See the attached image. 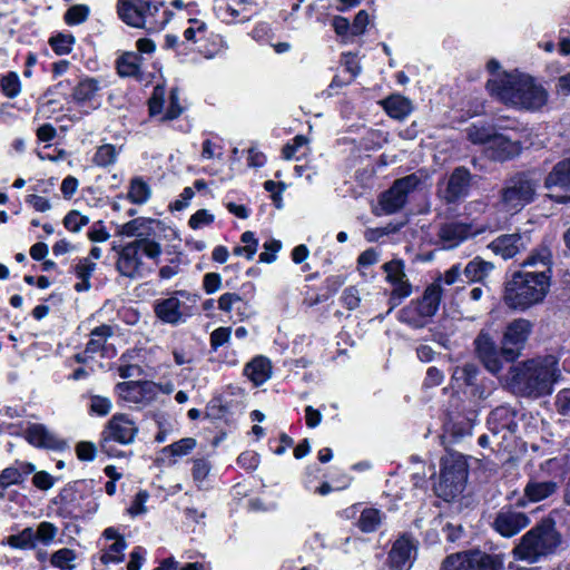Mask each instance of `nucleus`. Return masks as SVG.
<instances>
[{
	"mask_svg": "<svg viewBox=\"0 0 570 570\" xmlns=\"http://www.w3.org/2000/svg\"><path fill=\"white\" fill-rule=\"evenodd\" d=\"M531 324L525 320H515L510 323L504 332L501 352L497 350L495 343L485 332H481L475 341V351L485 368L498 374L502 370L501 356L507 362L514 361L520 355L529 334Z\"/></svg>",
	"mask_w": 570,
	"mask_h": 570,
	"instance_id": "nucleus-3",
	"label": "nucleus"
},
{
	"mask_svg": "<svg viewBox=\"0 0 570 570\" xmlns=\"http://www.w3.org/2000/svg\"><path fill=\"white\" fill-rule=\"evenodd\" d=\"M503 558L500 554H491L481 550L449 556L443 561L442 570H501Z\"/></svg>",
	"mask_w": 570,
	"mask_h": 570,
	"instance_id": "nucleus-10",
	"label": "nucleus"
},
{
	"mask_svg": "<svg viewBox=\"0 0 570 570\" xmlns=\"http://www.w3.org/2000/svg\"><path fill=\"white\" fill-rule=\"evenodd\" d=\"M550 287V275L543 272L519 271L505 284L504 302L514 309L524 311L541 303Z\"/></svg>",
	"mask_w": 570,
	"mask_h": 570,
	"instance_id": "nucleus-5",
	"label": "nucleus"
},
{
	"mask_svg": "<svg viewBox=\"0 0 570 570\" xmlns=\"http://www.w3.org/2000/svg\"><path fill=\"white\" fill-rule=\"evenodd\" d=\"M244 375L254 385H262L272 376V364L268 358L256 356L245 365Z\"/></svg>",
	"mask_w": 570,
	"mask_h": 570,
	"instance_id": "nucleus-31",
	"label": "nucleus"
},
{
	"mask_svg": "<svg viewBox=\"0 0 570 570\" xmlns=\"http://www.w3.org/2000/svg\"><path fill=\"white\" fill-rule=\"evenodd\" d=\"M422 180L417 174H411L396 179L392 187L384 191L379 200L382 214L391 215L399 212L405 205L409 194L416 190Z\"/></svg>",
	"mask_w": 570,
	"mask_h": 570,
	"instance_id": "nucleus-12",
	"label": "nucleus"
},
{
	"mask_svg": "<svg viewBox=\"0 0 570 570\" xmlns=\"http://www.w3.org/2000/svg\"><path fill=\"white\" fill-rule=\"evenodd\" d=\"M89 222V217L80 214L78 210L69 212L63 218L65 227L71 233L80 232Z\"/></svg>",
	"mask_w": 570,
	"mask_h": 570,
	"instance_id": "nucleus-56",
	"label": "nucleus"
},
{
	"mask_svg": "<svg viewBox=\"0 0 570 570\" xmlns=\"http://www.w3.org/2000/svg\"><path fill=\"white\" fill-rule=\"evenodd\" d=\"M150 197L148 185L140 178L132 179L128 191V198L135 204H144Z\"/></svg>",
	"mask_w": 570,
	"mask_h": 570,
	"instance_id": "nucleus-49",
	"label": "nucleus"
},
{
	"mask_svg": "<svg viewBox=\"0 0 570 570\" xmlns=\"http://www.w3.org/2000/svg\"><path fill=\"white\" fill-rule=\"evenodd\" d=\"M142 58L135 52H125L117 59V71L121 77H139Z\"/></svg>",
	"mask_w": 570,
	"mask_h": 570,
	"instance_id": "nucleus-35",
	"label": "nucleus"
},
{
	"mask_svg": "<svg viewBox=\"0 0 570 570\" xmlns=\"http://www.w3.org/2000/svg\"><path fill=\"white\" fill-rule=\"evenodd\" d=\"M442 287L440 283H433L426 287L421 299L417 302L425 308V312L433 316L440 305Z\"/></svg>",
	"mask_w": 570,
	"mask_h": 570,
	"instance_id": "nucleus-40",
	"label": "nucleus"
},
{
	"mask_svg": "<svg viewBox=\"0 0 570 570\" xmlns=\"http://www.w3.org/2000/svg\"><path fill=\"white\" fill-rule=\"evenodd\" d=\"M148 105L150 116H158L160 121L176 119L184 110V107L180 105L178 90L176 88L171 89L167 98L165 87L159 85L154 88Z\"/></svg>",
	"mask_w": 570,
	"mask_h": 570,
	"instance_id": "nucleus-16",
	"label": "nucleus"
},
{
	"mask_svg": "<svg viewBox=\"0 0 570 570\" xmlns=\"http://www.w3.org/2000/svg\"><path fill=\"white\" fill-rule=\"evenodd\" d=\"M382 521L381 512L376 509H364L358 520V527L363 532H373Z\"/></svg>",
	"mask_w": 570,
	"mask_h": 570,
	"instance_id": "nucleus-48",
	"label": "nucleus"
},
{
	"mask_svg": "<svg viewBox=\"0 0 570 570\" xmlns=\"http://www.w3.org/2000/svg\"><path fill=\"white\" fill-rule=\"evenodd\" d=\"M431 318V314L425 312V308L417 301L411 302L399 313L400 322L407 324L413 328L424 327Z\"/></svg>",
	"mask_w": 570,
	"mask_h": 570,
	"instance_id": "nucleus-32",
	"label": "nucleus"
},
{
	"mask_svg": "<svg viewBox=\"0 0 570 570\" xmlns=\"http://www.w3.org/2000/svg\"><path fill=\"white\" fill-rule=\"evenodd\" d=\"M96 263L91 262L89 257L78 259L73 267L75 275L78 279L73 286L77 292L81 293L90 289V277L96 271Z\"/></svg>",
	"mask_w": 570,
	"mask_h": 570,
	"instance_id": "nucleus-34",
	"label": "nucleus"
},
{
	"mask_svg": "<svg viewBox=\"0 0 570 570\" xmlns=\"http://www.w3.org/2000/svg\"><path fill=\"white\" fill-rule=\"evenodd\" d=\"M523 141L517 130L509 134L497 132L490 140L488 148L490 156L497 160H507L518 156L522 149Z\"/></svg>",
	"mask_w": 570,
	"mask_h": 570,
	"instance_id": "nucleus-19",
	"label": "nucleus"
},
{
	"mask_svg": "<svg viewBox=\"0 0 570 570\" xmlns=\"http://www.w3.org/2000/svg\"><path fill=\"white\" fill-rule=\"evenodd\" d=\"M559 483L554 480H542L531 476L524 487L523 495L532 503L541 502L558 492Z\"/></svg>",
	"mask_w": 570,
	"mask_h": 570,
	"instance_id": "nucleus-26",
	"label": "nucleus"
},
{
	"mask_svg": "<svg viewBox=\"0 0 570 570\" xmlns=\"http://www.w3.org/2000/svg\"><path fill=\"white\" fill-rule=\"evenodd\" d=\"M90 410L97 415L105 416L111 410V402L107 397L94 395L90 399Z\"/></svg>",
	"mask_w": 570,
	"mask_h": 570,
	"instance_id": "nucleus-60",
	"label": "nucleus"
},
{
	"mask_svg": "<svg viewBox=\"0 0 570 570\" xmlns=\"http://www.w3.org/2000/svg\"><path fill=\"white\" fill-rule=\"evenodd\" d=\"M416 554L413 539L406 534L396 539L389 553V563L392 570H410Z\"/></svg>",
	"mask_w": 570,
	"mask_h": 570,
	"instance_id": "nucleus-20",
	"label": "nucleus"
},
{
	"mask_svg": "<svg viewBox=\"0 0 570 570\" xmlns=\"http://www.w3.org/2000/svg\"><path fill=\"white\" fill-rule=\"evenodd\" d=\"M117 13L122 22L148 32L161 30L170 19L167 11L161 12V3L149 0H118Z\"/></svg>",
	"mask_w": 570,
	"mask_h": 570,
	"instance_id": "nucleus-7",
	"label": "nucleus"
},
{
	"mask_svg": "<svg viewBox=\"0 0 570 570\" xmlns=\"http://www.w3.org/2000/svg\"><path fill=\"white\" fill-rule=\"evenodd\" d=\"M188 302L195 303L196 301L189 293L177 291L173 296L158 301L155 305V313L165 323H183L193 314V306L188 305Z\"/></svg>",
	"mask_w": 570,
	"mask_h": 570,
	"instance_id": "nucleus-13",
	"label": "nucleus"
},
{
	"mask_svg": "<svg viewBox=\"0 0 570 570\" xmlns=\"http://www.w3.org/2000/svg\"><path fill=\"white\" fill-rule=\"evenodd\" d=\"M551 252L548 247L542 246L533 250L529 257L522 263V267H533L532 272H543L550 275L551 272Z\"/></svg>",
	"mask_w": 570,
	"mask_h": 570,
	"instance_id": "nucleus-36",
	"label": "nucleus"
},
{
	"mask_svg": "<svg viewBox=\"0 0 570 570\" xmlns=\"http://www.w3.org/2000/svg\"><path fill=\"white\" fill-rule=\"evenodd\" d=\"M530 523L528 515L510 508L502 509L497 514L493 527L502 537H513Z\"/></svg>",
	"mask_w": 570,
	"mask_h": 570,
	"instance_id": "nucleus-21",
	"label": "nucleus"
},
{
	"mask_svg": "<svg viewBox=\"0 0 570 570\" xmlns=\"http://www.w3.org/2000/svg\"><path fill=\"white\" fill-rule=\"evenodd\" d=\"M560 375L558 360L548 355L511 366L508 383L515 393L537 397L550 394Z\"/></svg>",
	"mask_w": 570,
	"mask_h": 570,
	"instance_id": "nucleus-2",
	"label": "nucleus"
},
{
	"mask_svg": "<svg viewBox=\"0 0 570 570\" xmlns=\"http://www.w3.org/2000/svg\"><path fill=\"white\" fill-rule=\"evenodd\" d=\"M137 432L136 423L128 415L115 414L102 432L100 443L102 451L109 454L112 441L120 444L132 443Z\"/></svg>",
	"mask_w": 570,
	"mask_h": 570,
	"instance_id": "nucleus-14",
	"label": "nucleus"
},
{
	"mask_svg": "<svg viewBox=\"0 0 570 570\" xmlns=\"http://www.w3.org/2000/svg\"><path fill=\"white\" fill-rule=\"evenodd\" d=\"M386 114L395 119H404L412 111V102L401 95H392L381 101Z\"/></svg>",
	"mask_w": 570,
	"mask_h": 570,
	"instance_id": "nucleus-33",
	"label": "nucleus"
},
{
	"mask_svg": "<svg viewBox=\"0 0 570 570\" xmlns=\"http://www.w3.org/2000/svg\"><path fill=\"white\" fill-rule=\"evenodd\" d=\"M370 14L365 10H360L352 23V35L360 36L363 35L370 23Z\"/></svg>",
	"mask_w": 570,
	"mask_h": 570,
	"instance_id": "nucleus-62",
	"label": "nucleus"
},
{
	"mask_svg": "<svg viewBox=\"0 0 570 570\" xmlns=\"http://www.w3.org/2000/svg\"><path fill=\"white\" fill-rule=\"evenodd\" d=\"M121 147L117 148L112 144H104L99 146L92 156V164L97 167H108L116 164Z\"/></svg>",
	"mask_w": 570,
	"mask_h": 570,
	"instance_id": "nucleus-39",
	"label": "nucleus"
},
{
	"mask_svg": "<svg viewBox=\"0 0 570 570\" xmlns=\"http://www.w3.org/2000/svg\"><path fill=\"white\" fill-rule=\"evenodd\" d=\"M127 547L124 535L115 528H107L102 532L98 558L104 566L120 563L125 559Z\"/></svg>",
	"mask_w": 570,
	"mask_h": 570,
	"instance_id": "nucleus-18",
	"label": "nucleus"
},
{
	"mask_svg": "<svg viewBox=\"0 0 570 570\" xmlns=\"http://www.w3.org/2000/svg\"><path fill=\"white\" fill-rule=\"evenodd\" d=\"M214 219L215 216L207 209H199L190 216L188 224L190 228L199 229L210 225L214 222Z\"/></svg>",
	"mask_w": 570,
	"mask_h": 570,
	"instance_id": "nucleus-59",
	"label": "nucleus"
},
{
	"mask_svg": "<svg viewBox=\"0 0 570 570\" xmlns=\"http://www.w3.org/2000/svg\"><path fill=\"white\" fill-rule=\"evenodd\" d=\"M188 22L190 26L185 29L184 39L187 46L190 47V45L197 43L205 38L207 24L206 22L194 18L188 19Z\"/></svg>",
	"mask_w": 570,
	"mask_h": 570,
	"instance_id": "nucleus-47",
	"label": "nucleus"
},
{
	"mask_svg": "<svg viewBox=\"0 0 570 570\" xmlns=\"http://www.w3.org/2000/svg\"><path fill=\"white\" fill-rule=\"evenodd\" d=\"M24 439L31 445L47 450H61L65 442L46 425L33 423L24 430Z\"/></svg>",
	"mask_w": 570,
	"mask_h": 570,
	"instance_id": "nucleus-22",
	"label": "nucleus"
},
{
	"mask_svg": "<svg viewBox=\"0 0 570 570\" xmlns=\"http://www.w3.org/2000/svg\"><path fill=\"white\" fill-rule=\"evenodd\" d=\"M76 453L81 461H92L96 456V445L92 442L81 441L76 445Z\"/></svg>",
	"mask_w": 570,
	"mask_h": 570,
	"instance_id": "nucleus-63",
	"label": "nucleus"
},
{
	"mask_svg": "<svg viewBox=\"0 0 570 570\" xmlns=\"http://www.w3.org/2000/svg\"><path fill=\"white\" fill-rule=\"evenodd\" d=\"M58 527L49 521H42L37 525V529H33V535H35V542L41 543L43 546H50L57 534H58Z\"/></svg>",
	"mask_w": 570,
	"mask_h": 570,
	"instance_id": "nucleus-45",
	"label": "nucleus"
},
{
	"mask_svg": "<svg viewBox=\"0 0 570 570\" xmlns=\"http://www.w3.org/2000/svg\"><path fill=\"white\" fill-rule=\"evenodd\" d=\"M561 543V535L552 519H544L529 530L513 549L519 560L535 562L540 558L553 553Z\"/></svg>",
	"mask_w": 570,
	"mask_h": 570,
	"instance_id": "nucleus-6",
	"label": "nucleus"
},
{
	"mask_svg": "<svg viewBox=\"0 0 570 570\" xmlns=\"http://www.w3.org/2000/svg\"><path fill=\"white\" fill-rule=\"evenodd\" d=\"M527 244L524 236L510 234L495 238L489 247L497 255H500L504 259H509L515 256L520 250L524 249Z\"/></svg>",
	"mask_w": 570,
	"mask_h": 570,
	"instance_id": "nucleus-29",
	"label": "nucleus"
},
{
	"mask_svg": "<svg viewBox=\"0 0 570 570\" xmlns=\"http://www.w3.org/2000/svg\"><path fill=\"white\" fill-rule=\"evenodd\" d=\"M75 497L72 501L76 507L83 513H95L98 510V497L101 490H95L94 480H80L73 487Z\"/></svg>",
	"mask_w": 570,
	"mask_h": 570,
	"instance_id": "nucleus-23",
	"label": "nucleus"
},
{
	"mask_svg": "<svg viewBox=\"0 0 570 570\" xmlns=\"http://www.w3.org/2000/svg\"><path fill=\"white\" fill-rule=\"evenodd\" d=\"M77 553L69 548H61L50 556V563L60 570H73L76 568Z\"/></svg>",
	"mask_w": 570,
	"mask_h": 570,
	"instance_id": "nucleus-41",
	"label": "nucleus"
},
{
	"mask_svg": "<svg viewBox=\"0 0 570 570\" xmlns=\"http://www.w3.org/2000/svg\"><path fill=\"white\" fill-rule=\"evenodd\" d=\"M546 186H561L570 189V158L559 161L546 178Z\"/></svg>",
	"mask_w": 570,
	"mask_h": 570,
	"instance_id": "nucleus-37",
	"label": "nucleus"
},
{
	"mask_svg": "<svg viewBox=\"0 0 570 570\" xmlns=\"http://www.w3.org/2000/svg\"><path fill=\"white\" fill-rule=\"evenodd\" d=\"M76 42L75 37L71 33L59 32L49 39L51 49L59 56L68 55L72 51Z\"/></svg>",
	"mask_w": 570,
	"mask_h": 570,
	"instance_id": "nucleus-46",
	"label": "nucleus"
},
{
	"mask_svg": "<svg viewBox=\"0 0 570 570\" xmlns=\"http://www.w3.org/2000/svg\"><path fill=\"white\" fill-rule=\"evenodd\" d=\"M493 264L479 257L468 263L464 268L465 277L471 282H482L493 269Z\"/></svg>",
	"mask_w": 570,
	"mask_h": 570,
	"instance_id": "nucleus-38",
	"label": "nucleus"
},
{
	"mask_svg": "<svg viewBox=\"0 0 570 570\" xmlns=\"http://www.w3.org/2000/svg\"><path fill=\"white\" fill-rule=\"evenodd\" d=\"M235 305H243L245 309H247V303L243 301V298L235 293H225L218 299L219 309L230 313Z\"/></svg>",
	"mask_w": 570,
	"mask_h": 570,
	"instance_id": "nucleus-58",
	"label": "nucleus"
},
{
	"mask_svg": "<svg viewBox=\"0 0 570 570\" xmlns=\"http://www.w3.org/2000/svg\"><path fill=\"white\" fill-rule=\"evenodd\" d=\"M196 444L197 442L195 439L184 438L170 445L165 446L163 449V453L169 454L171 456H185L195 449Z\"/></svg>",
	"mask_w": 570,
	"mask_h": 570,
	"instance_id": "nucleus-51",
	"label": "nucleus"
},
{
	"mask_svg": "<svg viewBox=\"0 0 570 570\" xmlns=\"http://www.w3.org/2000/svg\"><path fill=\"white\" fill-rule=\"evenodd\" d=\"M7 543L13 549H20V550H27V549H35L36 542H35V535H33V528L28 527L24 528L22 531H20L17 534H11L7 538Z\"/></svg>",
	"mask_w": 570,
	"mask_h": 570,
	"instance_id": "nucleus-43",
	"label": "nucleus"
},
{
	"mask_svg": "<svg viewBox=\"0 0 570 570\" xmlns=\"http://www.w3.org/2000/svg\"><path fill=\"white\" fill-rule=\"evenodd\" d=\"M1 90L8 98L17 97L21 91V82L16 72H9L1 78Z\"/></svg>",
	"mask_w": 570,
	"mask_h": 570,
	"instance_id": "nucleus-54",
	"label": "nucleus"
},
{
	"mask_svg": "<svg viewBox=\"0 0 570 570\" xmlns=\"http://www.w3.org/2000/svg\"><path fill=\"white\" fill-rule=\"evenodd\" d=\"M111 334L112 330L108 325H100L94 328L90 333V341L87 344L86 352L96 353L100 351Z\"/></svg>",
	"mask_w": 570,
	"mask_h": 570,
	"instance_id": "nucleus-44",
	"label": "nucleus"
},
{
	"mask_svg": "<svg viewBox=\"0 0 570 570\" xmlns=\"http://www.w3.org/2000/svg\"><path fill=\"white\" fill-rule=\"evenodd\" d=\"M282 248L279 240L272 239L264 244V252L259 254V262L271 264L275 262L277 252Z\"/></svg>",
	"mask_w": 570,
	"mask_h": 570,
	"instance_id": "nucleus-61",
	"label": "nucleus"
},
{
	"mask_svg": "<svg viewBox=\"0 0 570 570\" xmlns=\"http://www.w3.org/2000/svg\"><path fill=\"white\" fill-rule=\"evenodd\" d=\"M90 14V8L87 4L71 6L63 16V20L68 26H77L83 23Z\"/></svg>",
	"mask_w": 570,
	"mask_h": 570,
	"instance_id": "nucleus-50",
	"label": "nucleus"
},
{
	"mask_svg": "<svg viewBox=\"0 0 570 570\" xmlns=\"http://www.w3.org/2000/svg\"><path fill=\"white\" fill-rule=\"evenodd\" d=\"M36 466L26 461H16L0 472V500L6 495V491L11 485H19L24 482L28 475L33 473Z\"/></svg>",
	"mask_w": 570,
	"mask_h": 570,
	"instance_id": "nucleus-25",
	"label": "nucleus"
},
{
	"mask_svg": "<svg viewBox=\"0 0 570 570\" xmlns=\"http://www.w3.org/2000/svg\"><path fill=\"white\" fill-rule=\"evenodd\" d=\"M159 385L150 381H129L116 385L121 400L136 405H147L159 394Z\"/></svg>",
	"mask_w": 570,
	"mask_h": 570,
	"instance_id": "nucleus-17",
	"label": "nucleus"
},
{
	"mask_svg": "<svg viewBox=\"0 0 570 570\" xmlns=\"http://www.w3.org/2000/svg\"><path fill=\"white\" fill-rule=\"evenodd\" d=\"M148 223L149 220L141 217L127 222L119 226L118 235L125 237H136V239L149 238L148 234L145 232L146 225Z\"/></svg>",
	"mask_w": 570,
	"mask_h": 570,
	"instance_id": "nucleus-42",
	"label": "nucleus"
},
{
	"mask_svg": "<svg viewBox=\"0 0 570 570\" xmlns=\"http://www.w3.org/2000/svg\"><path fill=\"white\" fill-rule=\"evenodd\" d=\"M540 180L521 174L511 178L502 191V202L508 210L518 212L534 199Z\"/></svg>",
	"mask_w": 570,
	"mask_h": 570,
	"instance_id": "nucleus-11",
	"label": "nucleus"
},
{
	"mask_svg": "<svg viewBox=\"0 0 570 570\" xmlns=\"http://www.w3.org/2000/svg\"><path fill=\"white\" fill-rule=\"evenodd\" d=\"M214 10L216 17L225 23L246 22L252 19L248 10L240 8L236 0H216Z\"/></svg>",
	"mask_w": 570,
	"mask_h": 570,
	"instance_id": "nucleus-30",
	"label": "nucleus"
},
{
	"mask_svg": "<svg viewBox=\"0 0 570 570\" xmlns=\"http://www.w3.org/2000/svg\"><path fill=\"white\" fill-rule=\"evenodd\" d=\"M441 465L440 479L434 485V491L438 497L451 501L465 488L468 464L461 454L449 453L442 459Z\"/></svg>",
	"mask_w": 570,
	"mask_h": 570,
	"instance_id": "nucleus-8",
	"label": "nucleus"
},
{
	"mask_svg": "<svg viewBox=\"0 0 570 570\" xmlns=\"http://www.w3.org/2000/svg\"><path fill=\"white\" fill-rule=\"evenodd\" d=\"M488 428L495 445L509 451L514 443L518 429L515 412L507 406L497 407L489 415Z\"/></svg>",
	"mask_w": 570,
	"mask_h": 570,
	"instance_id": "nucleus-9",
	"label": "nucleus"
},
{
	"mask_svg": "<svg viewBox=\"0 0 570 570\" xmlns=\"http://www.w3.org/2000/svg\"><path fill=\"white\" fill-rule=\"evenodd\" d=\"M494 131L491 128L478 127L472 125L468 128V137L473 144H483L487 145V148L490 147V140L494 137Z\"/></svg>",
	"mask_w": 570,
	"mask_h": 570,
	"instance_id": "nucleus-55",
	"label": "nucleus"
},
{
	"mask_svg": "<svg viewBox=\"0 0 570 570\" xmlns=\"http://www.w3.org/2000/svg\"><path fill=\"white\" fill-rule=\"evenodd\" d=\"M382 268L386 274V282L392 286V291L389 298V312H391L396 306H399L404 298L409 297L412 294V285L409 282V278L405 274V266L403 261H390L385 263L382 266Z\"/></svg>",
	"mask_w": 570,
	"mask_h": 570,
	"instance_id": "nucleus-15",
	"label": "nucleus"
},
{
	"mask_svg": "<svg viewBox=\"0 0 570 570\" xmlns=\"http://www.w3.org/2000/svg\"><path fill=\"white\" fill-rule=\"evenodd\" d=\"M478 368L474 364L466 363L463 366H456L452 377L460 385H472L476 377Z\"/></svg>",
	"mask_w": 570,
	"mask_h": 570,
	"instance_id": "nucleus-53",
	"label": "nucleus"
},
{
	"mask_svg": "<svg viewBox=\"0 0 570 570\" xmlns=\"http://www.w3.org/2000/svg\"><path fill=\"white\" fill-rule=\"evenodd\" d=\"M212 470L210 463L205 459H195L193 461L191 475L198 489H204L205 481L207 480Z\"/></svg>",
	"mask_w": 570,
	"mask_h": 570,
	"instance_id": "nucleus-52",
	"label": "nucleus"
},
{
	"mask_svg": "<svg viewBox=\"0 0 570 570\" xmlns=\"http://www.w3.org/2000/svg\"><path fill=\"white\" fill-rule=\"evenodd\" d=\"M116 252V271L126 278L139 279L149 275L159 264L161 244L153 238L134 239L122 246H112Z\"/></svg>",
	"mask_w": 570,
	"mask_h": 570,
	"instance_id": "nucleus-4",
	"label": "nucleus"
},
{
	"mask_svg": "<svg viewBox=\"0 0 570 570\" xmlns=\"http://www.w3.org/2000/svg\"><path fill=\"white\" fill-rule=\"evenodd\" d=\"M101 89L99 80L95 78H86L81 80L72 91L75 102L81 108H86L87 112L100 106L98 92Z\"/></svg>",
	"mask_w": 570,
	"mask_h": 570,
	"instance_id": "nucleus-24",
	"label": "nucleus"
},
{
	"mask_svg": "<svg viewBox=\"0 0 570 570\" xmlns=\"http://www.w3.org/2000/svg\"><path fill=\"white\" fill-rule=\"evenodd\" d=\"M469 186L470 173L465 168L459 167L451 174L442 196L449 203L455 202L468 194Z\"/></svg>",
	"mask_w": 570,
	"mask_h": 570,
	"instance_id": "nucleus-28",
	"label": "nucleus"
},
{
	"mask_svg": "<svg viewBox=\"0 0 570 570\" xmlns=\"http://www.w3.org/2000/svg\"><path fill=\"white\" fill-rule=\"evenodd\" d=\"M148 499L149 493L147 491L140 490L139 492H137L127 510L128 513L131 517H137L147 513L148 509L146 507V503Z\"/></svg>",
	"mask_w": 570,
	"mask_h": 570,
	"instance_id": "nucleus-57",
	"label": "nucleus"
},
{
	"mask_svg": "<svg viewBox=\"0 0 570 570\" xmlns=\"http://www.w3.org/2000/svg\"><path fill=\"white\" fill-rule=\"evenodd\" d=\"M489 92L505 105L538 110L548 101V92L534 79L520 72H503L488 80Z\"/></svg>",
	"mask_w": 570,
	"mask_h": 570,
	"instance_id": "nucleus-1",
	"label": "nucleus"
},
{
	"mask_svg": "<svg viewBox=\"0 0 570 570\" xmlns=\"http://www.w3.org/2000/svg\"><path fill=\"white\" fill-rule=\"evenodd\" d=\"M146 560V550L141 547H136L129 554L127 570H140Z\"/></svg>",
	"mask_w": 570,
	"mask_h": 570,
	"instance_id": "nucleus-64",
	"label": "nucleus"
},
{
	"mask_svg": "<svg viewBox=\"0 0 570 570\" xmlns=\"http://www.w3.org/2000/svg\"><path fill=\"white\" fill-rule=\"evenodd\" d=\"M476 233H479V230H473L472 227L466 224L449 223L441 226L439 237L443 248L450 249Z\"/></svg>",
	"mask_w": 570,
	"mask_h": 570,
	"instance_id": "nucleus-27",
	"label": "nucleus"
}]
</instances>
